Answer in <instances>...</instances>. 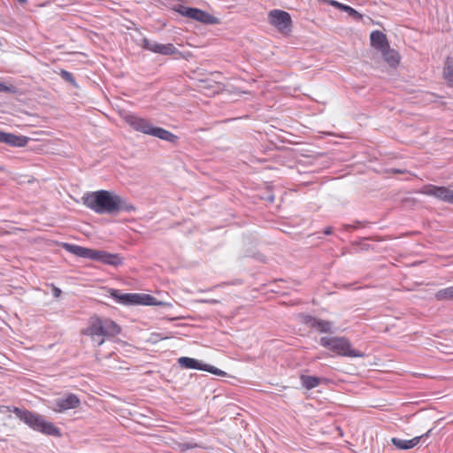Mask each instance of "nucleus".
Listing matches in <instances>:
<instances>
[{
  "label": "nucleus",
  "mask_w": 453,
  "mask_h": 453,
  "mask_svg": "<svg viewBox=\"0 0 453 453\" xmlns=\"http://www.w3.org/2000/svg\"><path fill=\"white\" fill-rule=\"evenodd\" d=\"M83 203L96 213L113 214L119 211H134L135 207L114 192L98 190L83 196Z\"/></svg>",
  "instance_id": "1"
},
{
  "label": "nucleus",
  "mask_w": 453,
  "mask_h": 453,
  "mask_svg": "<svg viewBox=\"0 0 453 453\" xmlns=\"http://www.w3.org/2000/svg\"><path fill=\"white\" fill-rule=\"evenodd\" d=\"M121 332V327L111 319H104L99 316H92L88 320V326L81 334L101 346L104 343L105 338L115 337Z\"/></svg>",
  "instance_id": "2"
},
{
  "label": "nucleus",
  "mask_w": 453,
  "mask_h": 453,
  "mask_svg": "<svg viewBox=\"0 0 453 453\" xmlns=\"http://www.w3.org/2000/svg\"><path fill=\"white\" fill-rule=\"evenodd\" d=\"M9 411H12L17 418L27 425L31 429L40 432L46 435L60 437L61 431L52 422L47 421L43 416L36 412L18 407H7Z\"/></svg>",
  "instance_id": "3"
},
{
  "label": "nucleus",
  "mask_w": 453,
  "mask_h": 453,
  "mask_svg": "<svg viewBox=\"0 0 453 453\" xmlns=\"http://www.w3.org/2000/svg\"><path fill=\"white\" fill-rule=\"evenodd\" d=\"M123 120L136 132L155 136L172 143H176L178 142V136L174 134L165 128L154 127L149 119L140 117L136 114H126L123 116Z\"/></svg>",
  "instance_id": "4"
},
{
  "label": "nucleus",
  "mask_w": 453,
  "mask_h": 453,
  "mask_svg": "<svg viewBox=\"0 0 453 453\" xmlns=\"http://www.w3.org/2000/svg\"><path fill=\"white\" fill-rule=\"evenodd\" d=\"M319 343L337 356L361 357L363 354L352 348L350 342L345 337H321Z\"/></svg>",
  "instance_id": "5"
},
{
  "label": "nucleus",
  "mask_w": 453,
  "mask_h": 453,
  "mask_svg": "<svg viewBox=\"0 0 453 453\" xmlns=\"http://www.w3.org/2000/svg\"><path fill=\"white\" fill-rule=\"evenodd\" d=\"M110 296L123 304L160 305L161 302L149 294H120L119 290L111 289Z\"/></svg>",
  "instance_id": "6"
},
{
  "label": "nucleus",
  "mask_w": 453,
  "mask_h": 453,
  "mask_svg": "<svg viewBox=\"0 0 453 453\" xmlns=\"http://www.w3.org/2000/svg\"><path fill=\"white\" fill-rule=\"evenodd\" d=\"M269 24L280 34L288 35L292 31L293 21L290 14L285 11L274 9L268 12Z\"/></svg>",
  "instance_id": "7"
},
{
  "label": "nucleus",
  "mask_w": 453,
  "mask_h": 453,
  "mask_svg": "<svg viewBox=\"0 0 453 453\" xmlns=\"http://www.w3.org/2000/svg\"><path fill=\"white\" fill-rule=\"evenodd\" d=\"M179 365L185 369H196V370H201V371H206L208 372H211L214 375L218 376H225L226 372L215 366L203 364L200 361L188 357H181L178 359Z\"/></svg>",
  "instance_id": "8"
},
{
  "label": "nucleus",
  "mask_w": 453,
  "mask_h": 453,
  "mask_svg": "<svg viewBox=\"0 0 453 453\" xmlns=\"http://www.w3.org/2000/svg\"><path fill=\"white\" fill-rule=\"evenodd\" d=\"M80 405V398L75 394L69 393L61 398L56 399L53 403L52 410L55 412L61 413L71 409H76Z\"/></svg>",
  "instance_id": "9"
},
{
  "label": "nucleus",
  "mask_w": 453,
  "mask_h": 453,
  "mask_svg": "<svg viewBox=\"0 0 453 453\" xmlns=\"http://www.w3.org/2000/svg\"><path fill=\"white\" fill-rule=\"evenodd\" d=\"M142 47L145 50L165 56L179 53L178 50L172 43L162 44L155 42H150L148 39L143 40Z\"/></svg>",
  "instance_id": "10"
},
{
  "label": "nucleus",
  "mask_w": 453,
  "mask_h": 453,
  "mask_svg": "<svg viewBox=\"0 0 453 453\" xmlns=\"http://www.w3.org/2000/svg\"><path fill=\"white\" fill-rule=\"evenodd\" d=\"M93 260L112 266H118L123 263V258L119 254L109 253L99 250H95Z\"/></svg>",
  "instance_id": "11"
},
{
  "label": "nucleus",
  "mask_w": 453,
  "mask_h": 453,
  "mask_svg": "<svg viewBox=\"0 0 453 453\" xmlns=\"http://www.w3.org/2000/svg\"><path fill=\"white\" fill-rule=\"evenodd\" d=\"M184 15L206 24L217 23V19L215 17L196 8H187Z\"/></svg>",
  "instance_id": "12"
},
{
  "label": "nucleus",
  "mask_w": 453,
  "mask_h": 453,
  "mask_svg": "<svg viewBox=\"0 0 453 453\" xmlns=\"http://www.w3.org/2000/svg\"><path fill=\"white\" fill-rule=\"evenodd\" d=\"M27 142L28 138L26 136L16 135L0 131V142H4L15 147H24Z\"/></svg>",
  "instance_id": "13"
},
{
  "label": "nucleus",
  "mask_w": 453,
  "mask_h": 453,
  "mask_svg": "<svg viewBox=\"0 0 453 453\" xmlns=\"http://www.w3.org/2000/svg\"><path fill=\"white\" fill-rule=\"evenodd\" d=\"M64 249L80 257H86L93 260L95 250L93 249H88L85 247H81L75 244H69V243H64L63 244Z\"/></svg>",
  "instance_id": "14"
},
{
  "label": "nucleus",
  "mask_w": 453,
  "mask_h": 453,
  "mask_svg": "<svg viewBox=\"0 0 453 453\" xmlns=\"http://www.w3.org/2000/svg\"><path fill=\"white\" fill-rule=\"evenodd\" d=\"M370 40L372 47L380 51L387 50L389 46L386 35L379 30L371 33Z\"/></svg>",
  "instance_id": "15"
},
{
  "label": "nucleus",
  "mask_w": 453,
  "mask_h": 453,
  "mask_svg": "<svg viewBox=\"0 0 453 453\" xmlns=\"http://www.w3.org/2000/svg\"><path fill=\"white\" fill-rule=\"evenodd\" d=\"M306 323L309 324L311 327L320 333L331 332L332 323L330 321L310 317L308 319H306Z\"/></svg>",
  "instance_id": "16"
},
{
  "label": "nucleus",
  "mask_w": 453,
  "mask_h": 453,
  "mask_svg": "<svg viewBox=\"0 0 453 453\" xmlns=\"http://www.w3.org/2000/svg\"><path fill=\"white\" fill-rule=\"evenodd\" d=\"M420 438L421 436H417L411 440H402L394 437L391 439V442L399 449H410L418 444Z\"/></svg>",
  "instance_id": "17"
},
{
  "label": "nucleus",
  "mask_w": 453,
  "mask_h": 453,
  "mask_svg": "<svg viewBox=\"0 0 453 453\" xmlns=\"http://www.w3.org/2000/svg\"><path fill=\"white\" fill-rule=\"evenodd\" d=\"M380 52L388 65L392 67H396L398 65L400 62V55L396 50L390 49V46H388L387 50H383Z\"/></svg>",
  "instance_id": "18"
},
{
  "label": "nucleus",
  "mask_w": 453,
  "mask_h": 453,
  "mask_svg": "<svg viewBox=\"0 0 453 453\" xmlns=\"http://www.w3.org/2000/svg\"><path fill=\"white\" fill-rule=\"evenodd\" d=\"M435 197L444 202L453 203V190L446 187H438L436 189Z\"/></svg>",
  "instance_id": "19"
},
{
  "label": "nucleus",
  "mask_w": 453,
  "mask_h": 453,
  "mask_svg": "<svg viewBox=\"0 0 453 453\" xmlns=\"http://www.w3.org/2000/svg\"><path fill=\"white\" fill-rule=\"evenodd\" d=\"M300 380L302 385L309 390L318 387L321 383V379L315 376L301 375Z\"/></svg>",
  "instance_id": "20"
},
{
  "label": "nucleus",
  "mask_w": 453,
  "mask_h": 453,
  "mask_svg": "<svg viewBox=\"0 0 453 453\" xmlns=\"http://www.w3.org/2000/svg\"><path fill=\"white\" fill-rule=\"evenodd\" d=\"M443 76L448 84L453 87V60L449 58L445 62Z\"/></svg>",
  "instance_id": "21"
},
{
  "label": "nucleus",
  "mask_w": 453,
  "mask_h": 453,
  "mask_svg": "<svg viewBox=\"0 0 453 453\" xmlns=\"http://www.w3.org/2000/svg\"><path fill=\"white\" fill-rule=\"evenodd\" d=\"M435 298L438 301L453 300V286L438 290Z\"/></svg>",
  "instance_id": "22"
},
{
  "label": "nucleus",
  "mask_w": 453,
  "mask_h": 453,
  "mask_svg": "<svg viewBox=\"0 0 453 453\" xmlns=\"http://www.w3.org/2000/svg\"><path fill=\"white\" fill-rule=\"evenodd\" d=\"M201 83H202L201 88L203 89L213 88L214 89L213 92H216V91H219V89H221V84L215 82V81H201Z\"/></svg>",
  "instance_id": "23"
},
{
  "label": "nucleus",
  "mask_w": 453,
  "mask_h": 453,
  "mask_svg": "<svg viewBox=\"0 0 453 453\" xmlns=\"http://www.w3.org/2000/svg\"><path fill=\"white\" fill-rule=\"evenodd\" d=\"M342 11L347 12L349 16H351L356 20H362V19H363V15L349 5L345 4Z\"/></svg>",
  "instance_id": "24"
},
{
  "label": "nucleus",
  "mask_w": 453,
  "mask_h": 453,
  "mask_svg": "<svg viewBox=\"0 0 453 453\" xmlns=\"http://www.w3.org/2000/svg\"><path fill=\"white\" fill-rule=\"evenodd\" d=\"M324 3H326L327 4L333 6V7H335L341 11L343 10L345 4H342L336 0H323Z\"/></svg>",
  "instance_id": "25"
},
{
  "label": "nucleus",
  "mask_w": 453,
  "mask_h": 453,
  "mask_svg": "<svg viewBox=\"0 0 453 453\" xmlns=\"http://www.w3.org/2000/svg\"><path fill=\"white\" fill-rule=\"evenodd\" d=\"M437 188H438L437 186L429 185L425 188V190L423 191V193L426 195H428V196H435Z\"/></svg>",
  "instance_id": "26"
},
{
  "label": "nucleus",
  "mask_w": 453,
  "mask_h": 453,
  "mask_svg": "<svg viewBox=\"0 0 453 453\" xmlns=\"http://www.w3.org/2000/svg\"><path fill=\"white\" fill-rule=\"evenodd\" d=\"M60 75H61V77H62L64 80H65V81H70V82H73V81H74V79H73V74H72L71 73H69V72L65 71V70H62V71L60 72Z\"/></svg>",
  "instance_id": "27"
},
{
  "label": "nucleus",
  "mask_w": 453,
  "mask_h": 453,
  "mask_svg": "<svg viewBox=\"0 0 453 453\" xmlns=\"http://www.w3.org/2000/svg\"><path fill=\"white\" fill-rule=\"evenodd\" d=\"M179 446L182 451H185V450L196 448V444H195V443H180Z\"/></svg>",
  "instance_id": "28"
},
{
  "label": "nucleus",
  "mask_w": 453,
  "mask_h": 453,
  "mask_svg": "<svg viewBox=\"0 0 453 453\" xmlns=\"http://www.w3.org/2000/svg\"><path fill=\"white\" fill-rule=\"evenodd\" d=\"M61 294V290L58 288H53V295L55 297H58Z\"/></svg>",
  "instance_id": "29"
},
{
  "label": "nucleus",
  "mask_w": 453,
  "mask_h": 453,
  "mask_svg": "<svg viewBox=\"0 0 453 453\" xmlns=\"http://www.w3.org/2000/svg\"><path fill=\"white\" fill-rule=\"evenodd\" d=\"M326 234H332V227H326L324 231Z\"/></svg>",
  "instance_id": "30"
},
{
  "label": "nucleus",
  "mask_w": 453,
  "mask_h": 453,
  "mask_svg": "<svg viewBox=\"0 0 453 453\" xmlns=\"http://www.w3.org/2000/svg\"><path fill=\"white\" fill-rule=\"evenodd\" d=\"M205 303H217L218 301L217 300H206L204 301Z\"/></svg>",
  "instance_id": "31"
}]
</instances>
